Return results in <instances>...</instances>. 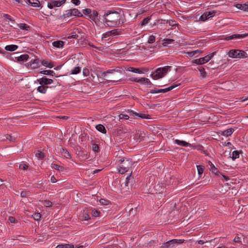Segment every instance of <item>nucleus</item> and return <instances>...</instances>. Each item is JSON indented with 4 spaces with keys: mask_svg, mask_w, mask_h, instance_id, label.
I'll return each mask as SVG.
<instances>
[{
    "mask_svg": "<svg viewBox=\"0 0 248 248\" xmlns=\"http://www.w3.org/2000/svg\"><path fill=\"white\" fill-rule=\"evenodd\" d=\"M133 162L130 158L122 157L119 160L118 172L120 174H124L132 169Z\"/></svg>",
    "mask_w": 248,
    "mask_h": 248,
    "instance_id": "nucleus-2",
    "label": "nucleus"
},
{
    "mask_svg": "<svg viewBox=\"0 0 248 248\" xmlns=\"http://www.w3.org/2000/svg\"><path fill=\"white\" fill-rule=\"evenodd\" d=\"M178 85H172L168 88L164 89H154L151 90L150 92L151 93H165L170 91H171L176 87L178 86Z\"/></svg>",
    "mask_w": 248,
    "mask_h": 248,
    "instance_id": "nucleus-12",
    "label": "nucleus"
},
{
    "mask_svg": "<svg viewBox=\"0 0 248 248\" xmlns=\"http://www.w3.org/2000/svg\"><path fill=\"white\" fill-rule=\"evenodd\" d=\"M17 26L21 29L28 31L30 29V26L25 23H20L17 24Z\"/></svg>",
    "mask_w": 248,
    "mask_h": 248,
    "instance_id": "nucleus-36",
    "label": "nucleus"
},
{
    "mask_svg": "<svg viewBox=\"0 0 248 248\" xmlns=\"http://www.w3.org/2000/svg\"><path fill=\"white\" fill-rule=\"evenodd\" d=\"M234 6L235 7L240 10L245 11H248V2L244 4L238 3L235 4Z\"/></svg>",
    "mask_w": 248,
    "mask_h": 248,
    "instance_id": "nucleus-20",
    "label": "nucleus"
},
{
    "mask_svg": "<svg viewBox=\"0 0 248 248\" xmlns=\"http://www.w3.org/2000/svg\"><path fill=\"white\" fill-rule=\"evenodd\" d=\"M228 55L232 58H246L248 57L245 51L239 49L230 50L228 52Z\"/></svg>",
    "mask_w": 248,
    "mask_h": 248,
    "instance_id": "nucleus-5",
    "label": "nucleus"
},
{
    "mask_svg": "<svg viewBox=\"0 0 248 248\" xmlns=\"http://www.w3.org/2000/svg\"><path fill=\"white\" fill-rule=\"evenodd\" d=\"M144 135V133H141V132H138L136 135L137 141L140 142L141 140H143Z\"/></svg>",
    "mask_w": 248,
    "mask_h": 248,
    "instance_id": "nucleus-33",
    "label": "nucleus"
},
{
    "mask_svg": "<svg viewBox=\"0 0 248 248\" xmlns=\"http://www.w3.org/2000/svg\"><path fill=\"white\" fill-rule=\"evenodd\" d=\"M29 58V56L27 54L20 55L18 52L10 54V59L14 61L19 62L27 61Z\"/></svg>",
    "mask_w": 248,
    "mask_h": 248,
    "instance_id": "nucleus-6",
    "label": "nucleus"
},
{
    "mask_svg": "<svg viewBox=\"0 0 248 248\" xmlns=\"http://www.w3.org/2000/svg\"><path fill=\"white\" fill-rule=\"evenodd\" d=\"M216 52H214L209 55H206L204 57L200 58L192 61V63L196 64L201 65L209 62L215 55Z\"/></svg>",
    "mask_w": 248,
    "mask_h": 248,
    "instance_id": "nucleus-8",
    "label": "nucleus"
},
{
    "mask_svg": "<svg viewBox=\"0 0 248 248\" xmlns=\"http://www.w3.org/2000/svg\"><path fill=\"white\" fill-rule=\"evenodd\" d=\"M119 116L120 119L128 120L129 118L128 115L124 114H120Z\"/></svg>",
    "mask_w": 248,
    "mask_h": 248,
    "instance_id": "nucleus-56",
    "label": "nucleus"
},
{
    "mask_svg": "<svg viewBox=\"0 0 248 248\" xmlns=\"http://www.w3.org/2000/svg\"><path fill=\"white\" fill-rule=\"evenodd\" d=\"M40 73L46 75H49L51 76H54L55 75V73L53 71L49 70L42 71L40 72Z\"/></svg>",
    "mask_w": 248,
    "mask_h": 248,
    "instance_id": "nucleus-35",
    "label": "nucleus"
},
{
    "mask_svg": "<svg viewBox=\"0 0 248 248\" xmlns=\"http://www.w3.org/2000/svg\"><path fill=\"white\" fill-rule=\"evenodd\" d=\"M29 168V166L25 163H21L19 166V168L23 170H27Z\"/></svg>",
    "mask_w": 248,
    "mask_h": 248,
    "instance_id": "nucleus-53",
    "label": "nucleus"
},
{
    "mask_svg": "<svg viewBox=\"0 0 248 248\" xmlns=\"http://www.w3.org/2000/svg\"><path fill=\"white\" fill-rule=\"evenodd\" d=\"M21 197L25 198L29 196V193L26 191H22L20 193Z\"/></svg>",
    "mask_w": 248,
    "mask_h": 248,
    "instance_id": "nucleus-62",
    "label": "nucleus"
},
{
    "mask_svg": "<svg viewBox=\"0 0 248 248\" xmlns=\"http://www.w3.org/2000/svg\"><path fill=\"white\" fill-rule=\"evenodd\" d=\"M89 209H91V210L92 211L91 214H92L93 217H97L99 216L100 214V212L99 211H98V210H97L95 209H93V208H89Z\"/></svg>",
    "mask_w": 248,
    "mask_h": 248,
    "instance_id": "nucleus-40",
    "label": "nucleus"
},
{
    "mask_svg": "<svg viewBox=\"0 0 248 248\" xmlns=\"http://www.w3.org/2000/svg\"><path fill=\"white\" fill-rule=\"evenodd\" d=\"M6 138L10 141L12 142L15 141V138H13V137L11 135H7L6 136Z\"/></svg>",
    "mask_w": 248,
    "mask_h": 248,
    "instance_id": "nucleus-63",
    "label": "nucleus"
},
{
    "mask_svg": "<svg viewBox=\"0 0 248 248\" xmlns=\"http://www.w3.org/2000/svg\"><path fill=\"white\" fill-rule=\"evenodd\" d=\"M96 129L99 132L103 133V134H106L107 130L105 127V126L101 124H99L96 125L95 126Z\"/></svg>",
    "mask_w": 248,
    "mask_h": 248,
    "instance_id": "nucleus-31",
    "label": "nucleus"
},
{
    "mask_svg": "<svg viewBox=\"0 0 248 248\" xmlns=\"http://www.w3.org/2000/svg\"><path fill=\"white\" fill-rule=\"evenodd\" d=\"M128 113L131 116H137L140 118L142 119H148V117L146 116V115L145 114L141 113H138L134 111L133 110H128Z\"/></svg>",
    "mask_w": 248,
    "mask_h": 248,
    "instance_id": "nucleus-19",
    "label": "nucleus"
},
{
    "mask_svg": "<svg viewBox=\"0 0 248 248\" xmlns=\"http://www.w3.org/2000/svg\"><path fill=\"white\" fill-rule=\"evenodd\" d=\"M114 72H115V69H110V70H108V71H104L102 73V77H106L107 76V75L108 74H112Z\"/></svg>",
    "mask_w": 248,
    "mask_h": 248,
    "instance_id": "nucleus-46",
    "label": "nucleus"
},
{
    "mask_svg": "<svg viewBox=\"0 0 248 248\" xmlns=\"http://www.w3.org/2000/svg\"><path fill=\"white\" fill-rule=\"evenodd\" d=\"M40 61L36 57L34 59H31L28 63V66H30L31 69H35L40 66Z\"/></svg>",
    "mask_w": 248,
    "mask_h": 248,
    "instance_id": "nucleus-13",
    "label": "nucleus"
},
{
    "mask_svg": "<svg viewBox=\"0 0 248 248\" xmlns=\"http://www.w3.org/2000/svg\"><path fill=\"white\" fill-rule=\"evenodd\" d=\"M41 64L43 66L50 68H52L54 66L53 62L51 61L43 60L41 61Z\"/></svg>",
    "mask_w": 248,
    "mask_h": 248,
    "instance_id": "nucleus-23",
    "label": "nucleus"
},
{
    "mask_svg": "<svg viewBox=\"0 0 248 248\" xmlns=\"http://www.w3.org/2000/svg\"><path fill=\"white\" fill-rule=\"evenodd\" d=\"M150 20H151L150 17L148 16V17L144 18L141 22L140 26H143L147 25L149 22Z\"/></svg>",
    "mask_w": 248,
    "mask_h": 248,
    "instance_id": "nucleus-39",
    "label": "nucleus"
},
{
    "mask_svg": "<svg viewBox=\"0 0 248 248\" xmlns=\"http://www.w3.org/2000/svg\"><path fill=\"white\" fill-rule=\"evenodd\" d=\"M43 204L45 206L47 207H49L52 206L53 203L52 202L48 200H45L42 202Z\"/></svg>",
    "mask_w": 248,
    "mask_h": 248,
    "instance_id": "nucleus-45",
    "label": "nucleus"
},
{
    "mask_svg": "<svg viewBox=\"0 0 248 248\" xmlns=\"http://www.w3.org/2000/svg\"><path fill=\"white\" fill-rule=\"evenodd\" d=\"M202 51L199 50H193L189 52H187V54L189 57H192L197 54L202 53Z\"/></svg>",
    "mask_w": 248,
    "mask_h": 248,
    "instance_id": "nucleus-37",
    "label": "nucleus"
},
{
    "mask_svg": "<svg viewBox=\"0 0 248 248\" xmlns=\"http://www.w3.org/2000/svg\"><path fill=\"white\" fill-rule=\"evenodd\" d=\"M233 242L235 243H241V238L239 236H235L233 239Z\"/></svg>",
    "mask_w": 248,
    "mask_h": 248,
    "instance_id": "nucleus-61",
    "label": "nucleus"
},
{
    "mask_svg": "<svg viewBox=\"0 0 248 248\" xmlns=\"http://www.w3.org/2000/svg\"><path fill=\"white\" fill-rule=\"evenodd\" d=\"M35 156L38 158L40 159H43L45 156V154L43 152L39 151H38L35 154Z\"/></svg>",
    "mask_w": 248,
    "mask_h": 248,
    "instance_id": "nucleus-42",
    "label": "nucleus"
},
{
    "mask_svg": "<svg viewBox=\"0 0 248 248\" xmlns=\"http://www.w3.org/2000/svg\"><path fill=\"white\" fill-rule=\"evenodd\" d=\"M27 4L31 5L34 7H40V3L39 0H23Z\"/></svg>",
    "mask_w": 248,
    "mask_h": 248,
    "instance_id": "nucleus-17",
    "label": "nucleus"
},
{
    "mask_svg": "<svg viewBox=\"0 0 248 248\" xmlns=\"http://www.w3.org/2000/svg\"><path fill=\"white\" fill-rule=\"evenodd\" d=\"M125 70L127 71L135 73L141 74L142 71L139 68L135 67H128L125 68Z\"/></svg>",
    "mask_w": 248,
    "mask_h": 248,
    "instance_id": "nucleus-28",
    "label": "nucleus"
},
{
    "mask_svg": "<svg viewBox=\"0 0 248 248\" xmlns=\"http://www.w3.org/2000/svg\"><path fill=\"white\" fill-rule=\"evenodd\" d=\"M61 152L62 155H63L64 157L68 159H70L72 157L71 154L66 149L62 148Z\"/></svg>",
    "mask_w": 248,
    "mask_h": 248,
    "instance_id": "nucleus-27",
    "label": "nucleus"
},
{
    "mask_svg": "<svg viewBox=\"0 0 248 248\" xmlns=\"http://www.w3.org/2000/svg\"><path fill=\"white\" fill-rule=\"evenodd\" d=\"M217 13L216 10L205 12L200 17V20L204 21L209 18L214 16Z\"/></svg>",
    "mask_w": 248,
    "mask_h": 248,
    "instance_id": "nucleus-9",
    "label": "nucleus"
},
{
    "mask_svg": "<svg viewBox=\"0 0 248 248\" xmlns=\"http://www.w3.org/2000/svg\"><path fill=\"white\" fill-rule=\"evenodd\" d=\"M64 45V42L61 40H58L52 42L53 46L58 48H63Z\"/></svg>",
    "mask_w": 248,
    "mask_h": 248,
    "instance_id": "nucleus-22",
    "label": "nucleus"
},
{
    "mask_svg": "<svg viewBox=\"0 0 248 248\" xmlns=\"http://www.w3.org/2000/svg\"><path fill=\"white\" fill-rule=\"evenodd\" d=\"M81 71V68L79 66L75 67L71 71V74L76 75L80 73Z\"/></svg>",
    "mask_w": 248,
    "mask_h": 248,
    "instance_id": "nucleus-41",
    "label": "nucleus"
},
{
    "mask_svg": "<svg viewBox=\"0 0 248 248\" xmlns=\"http://www.w3.org/2000/svg\"><path fill=\"white\" fill-rule=\"evenodd\" d=\"M99 201H100V202L103 205H108L109 203V201H108V200H105L103 199H101Z\"/></svg>",
    "mask_w": 248,
    "mask_h": 248,
    "instance_id": "nucleus-58",
    "label": "nucleus"
},
{
    "mask_svg": "<svg viewBox=\"0 0 248 248\" xmlns=\"http://www.w3.org/2000/svg\"><path fill=\"white\" fill-rule=\"evenodd\" d=\"M155 41V37L154 35H151L149 36L148 40V43L149 44H152L154 43Z\"/></svg>",
    "mask_w": 248,
    "mask_h": 248,
    "instance_id": "nucleus-55",
    "label": "nucleus"
},
{
    "mask_svg": "<svg viewBox=\"0 0 248 248\" xmlns=\"http://www.w3.org/2000/svg\"><path fill=\"white\" fill-rule=\"evenodd\" d=\"M39 84L41 85H46L51 84L53 82V80L52 79L47 78L46 77H43L38 79Z\"/></svg>",
    "mask_w": 248,
    "mask_h": 248,
    "instance_id": "nucleus-16",
    "label": "nucleus"
},
{
    "mask_svg": "<svg viewBox=\"0 0 248 248\" xmlns=\"http://www.w3.org/2000/svg\"><path fill=\"white\" fill-rule=\"evenodd\" d=\"M111 36H116L122 34V31L121 29H114L109 31Z\"/></svg>",
    "mask_w": 248,
    "mask_h": 248,
    "instance_id": "nucleus-29",
    "label": "nucleus"
},
{
    "mask_svg": "<svg viewBox=\"0 0 248 248\" xmlns=\"http://www.w3.org/2000/svg\"><path fill=\"white\" fill-rule=\"evenodd\" d=\"M163 21H165V19H158L156 20L152 25V27H154L156 26L157 28H160L162 24H163Z\"/></svg>",
    "mask_w": 248,
    "mask_h": 248,
    "instance_id": "nucleus-34",
    "label": "nucleus"
},
{
    "mask_svg": "<svg viewBox=\"0 0 248 248\" xmlns=\"http://www.w3.org/2000/svg\"><path fill=\"white\" fill-rule=\"evenodd\" d=\"M171 68L170 66H165L158 68L151 74V77L155 80L162 78L169 71H170Z\"/></svg>",
    "mask_w": 248,
    "mask_h": 248,
    "instance_id": "nucleus-3",
    "label": "nucleus"
},
{
    "mask_svg": "<svg viewBox=\"0 0 248 248\" xmlns=\"http://www.w3.org/2000/svg\"><path fill=\"white\" fill-rule=\"evenodd\" d=\"M66 0H51V3L54 7H60L63 4L65 3Z\"/></svg>",
    "mask_w": 248,
    "mask_h": 248,
    "instance_id": "nucleus-24",
    "label": "nucleus"
},
{
    "mask_svg": "<svg viewBox=\"0 0 248 248\" xmlns=\"http://www.w3.org/2000/svg\"><path fill=\"white\" fill-rule=\"evenodd\" d=\"M78 37V35L76 33L72 35H70L68 36H67V39H77Z\"/></svg>",
    "mask_w": 248,
    "mask_h": 248,
    "instance_id": "nucleus-60",
    "label": "nucleus"
},
{
    "mask_svg": "<svg viewBox=\"0 0 248 248\" xmlns=\"http://www.w3.org/2000/svg\"><path fill=\"white\" fill-rule=\"evenodd\" d=\"M51 167L57 170H61L62 169V166L56 164H52Z\"/></svg>",
    "mask_w": 248,
    "mask_h": 248,
    "instance_id": "nucleus-52",
    "label": "nucleus"
},
{
    "mask_svg": "<svg viewBox=\"0 0 248 248\" xmlns=\"http://www.w3.org/2000/svg\"><path fill=\"white\" fill-rule=\"evenodd\" d=\"M184 239H172L162 244L161 248H172L176 245L180 244L184 242Z\"/></svg>",
    "mask_w": 248,
    "mask_h": 248,
    "instance_id": "nucleus-7",
    "label": "nucleus"
},
{
    "mask_svg": "<svg viewBox=\"0 0 248 248\" xmlns=\"http://www.w3.org/2000/svg\"><path fill=\"white\" fill-rule=\"evenodd\" d=\"M247 36H248V34L247 33L242 34H234L230 36H226L225 39L226 40H231L232 39H239L245 38Z\"/></svg>",
    "mask_w": 248,
    "mask_h": 248,
    "instance_id": "nucleus-14",
    "label": "nucleus"
},
{
    "mask_svg": "<svg viewBox=\"0 0 248 248\" xmlns=\"http://www.w3.org/2000/svg\"><path fill=\"white\" fill-rule=\"evenodd\" d=\"M163 24H165L166 23H169V25L170 26H174L176 25V23H175V21L172 20H165V21H163Z\"/></svg>",
    "mask_w": 248,
    "mask_h": 248,
    "instance_id": "nucleus-47",
    "label": "nucleus"
},
{
    "mask_svg": "<svg viewBox=\"0 0 248 248\" xmlns=\"http://www.w3.org/2000/svg\"><path fill=\"white\" fill-rule=\"evenodd\" d=\"M92 149L95 153L98 152L99 150V147L98 144L94 143L92 145Z\"/></svg>",
    "mask_w": 248,
    "mask_h": 248,
    "instance_id": "nucleus-54",
    "label": "nucleus"
},
{
    "mask_svg": "<svg viewBox=\"0 0 248 248\" xmlns=\"http://www.w3.org/2000/svg\"><path fill=\"white\" fill-rule=\"evenodd\" d=\"M71 2L75 5L78 6L80 4V1L79 0H72Z\"/></svg>",
    "mask_w": 248,
    "mask_h": 248,
    "instance_id": "nucleus-64",
    "label": "nucleus"
},
{
    "mask_svg": "<svg viewBox=\"0 0 248 248\" xmlns=\"http://www.w3.org/2000/svg\"><path fill=\"white\" fill-rule=\"evenodd\" d=\"M82 245H74L72 244H60L57 246V248H83Z\"/></svg>",
    "mask_w": 248,
    "mask_h": 248,
    "instance_id": "nucleus-15",
    "label": "nucleus"
},
{
    "mask_svg": "<svg viewBox=\"0 0 248 248\" xmlns=\"http://www.w3.org/2000/svg\"><path fill=\"white\" fill-rule=\"evenodd\" d=\"M163 45L164 46H166L168 44H171V43L173 42L174 40L172 39H164L163 40Z\"/></svg>",
    "mask_w": 248,
    "mask_h": 248,
    "instance_id": "nucleus-49",
    "label": "nucleus"
},
{
    "mask_svg": "<svg viewBox=\"0 0 248 248\" xmlns=\"http://www.w3.org/2000/svg\"><path fill=\"white\" fill-rule=\"evenodd\" d=\"M83 15L85 16L86 18L97 23L99 21L98 18V13L95 10H92L90 8H86L82 10Z\"/></svg>",
    "mask_w": 248,
    "mask_h": 248,
    "instance_id": "nucleus-4",
    "label": "nucleus"
},
{
    "mask_svg": "<svg viewBox=\"0 0 248 248\" xmlns=\"http://www.w3.org/2000/svg\"><path fill=\"white\" fill-rule=\"evenodd\" d=\"M130 81H135L136 82H139L141 83L142 84L147 85H151L152 83L150 81V80L146 78H133L129 79Z\"/></svg>",
    "mask_w": 248,
    "mask_h": 248,
    "instance_id": "nucleus-11",
    "label": "nucleus"
},
{
    "mask_svg": "<svg viewBox=\"0 0 248 248\" xmlns=\"http://www.w3.org/2000/svg\"><path fill=\"white\" fill-rule=\"evenodd\" d=\"M174 143L178 145L184 146V147H191V145L188 142H187L184 140H175Z\"/></svg>",
    "mask_w": 248,
    "mask_h": 248,
    "instance_id": "nucleus-21",
    "label": "nucleus"
},
{
    "mask_svg": "<svg viewBox=\"0 0 248 248\" xmlns=\"http://www.w3.org/2000/svg\"><path fill=\"white\" fill-rule=\"evenodd\" d=\"M92 211L89 208H87L83 210L80 213L79 216V218L81 221L88 220L91 218L90 214Z\"/></svg>",
    "mask_w": 248,
    "mask_h": 248,
    "instance_id": "nucleus-10",
    "label": "nucleus"
},
{
    "mask_svg": "<svg viewBox=\"0 0 248 248\" xmlns=\"http://www.w3.org/2000/svg\"><path fill=\"white\" fill-rule=\"evenodd\" d=\"M48 86H45L44 85H41V86H39L37 88V91L41 93H46L47 91Z\"/></svg>",
    "mask_w": 248,
    "mask_h": 248,
    "instance_id": "nucleus-30",
    "label": "nucleus"
},
{
    "mask_svg": "<svg viewBox=\"0 0 248 248\" xmlns=\"http://www.w3.org/2000/svg\"><path fill=\"white\" fill-rule=\"evenodd\" d=\"M111 36V34L110 33L109 31L106 32L104 33L102 37V39H106V40H108L109 39L108 38L109 37Z\"/></svg>",
    "mask_w": 248,
    "mask_h": 248,
    "instance_id": "nucleus-48",
    "label": "nucleus"
},
{
    "mask_svg": "<svg viewBox=\"0 0 248 248\" xmlns=\"http://www.w3.org/2000/svg\"><path fill=\"white\" fill-rule=\"evenodd\" d=\"M210 243L213 242L214 243L216 244H218L220 242V239L218 238H215L214 239H213L210 241Z\"/></svg>",
    "mask_w": 248,
    "mask_h": 248,
    "instance_id": "nucleus-59",
    "label": "nucleus"
},
{
    "mask_svg": "<svg viewBox=\"0 0 248 248\" xmlns=\"http://www.w3.org/2000/svg\"><path fill=\"white\" fill-rule=\"evenodd\" d=\"M3 17H4V18L5 19H8V20H10V21H11L12 22H15V20L13 19L11 17V16L10 15H8V14H4L3 15Z\"/></svg>",
    "mask_w": 248,
    "mask_h": 248,
    "instance_id": "nucleus-57",
    "label": "nucleus"
},
{
    "mask_svg": "<svg viewBox=\"0 0 248 248\" xmlns=\"http://www.w3.org/2000/svg\"><path fill=\"white\" fill-rule=\"evenodd\" d=\"M199 71L201 73V76L202 77H205L206 76V72L205 71V69L202 67H200L199 68H198Z\"/></svg>",
    "mask_w": 248,
    "mask_h": 248,
    "instance_id": "nucleus-50",
    "label": "nucleus"
},
{
    "mask_svg": "<svg viewBox=\"0 0 248 248\" xmlns=\"http://www.w3.org/2000/svg\"><path fill=\"white\" fill-rule=\"evenodd\" d=\"M232 156L231 158L232 160H234L235 159L239 157V153L238 151H234L232 152ZM231 157V156H230Z\"/></svg>",
    "mask_w": 248,
    "mask_h": 248,
    "instance_id": "nucleus-38",
    "label": "nucleus"
},
{
    "mask_svg": "<svg viewBox=\"0 0 248 248\" xmlns=\"http://www.w3.org/2000/svg\"><path fill=\"white\" fill-rule=\"evenodd\" d=\"M18 46L15 45H7L5 47V50L9 51H14L16 50Z\"/></svg>",
    "mask_w": 248,
    "mask_h": 248,
    "instance_id": "nucleus-32",
    "label": "nucleus"
},
{
    "mask_svg": "<svg viewBox=\"0 0 248 248\" xmlns=\"http://www.w3.org/2000/svg\"><path fill=\"white\" fill-rule=\"evenodd\" d=\"M208 164L209 165L210 170L216 175L218 176L220 174V172L217 169L215 166V165L210 161H209Z\"/></svg>",
    "mask_w": 248,
    "mask_h": 248,
    "instance_id": "nucleus-18",
    "label": "nucleus"
},
{
    "mask_svg": "<svg viewBox=\"0 0 248 248\" xmlns=\"http://www.w3.org/2000/svg\"><path fill=\"white\" fill-rule=\"evenodd\" d=\"M121 15L117 12L108 11L103 15V21L105 26L108 27H117L123 23L120 21Z\"/></svg>",
    "mask_w": 248,
    "mask_h": 248,
    "instance_id": "nucleus-1",
    "label": "nucleus"
},
{
    "mask_svg": "<svg viewBox=\"0 0 248 248\" xmlns=\"http://www.w3.org/2000/svg\"><path fill=\"white\" fill-rule=\"evenodd\" d=\"M33 219L35 220H39L41 217V215L39 213H35L32 215Z\"/></svg>",
    "mask_w": 248,
    "mask_h": 248,
    "instance_id": "nucleus-51",
    "label": "nucleus"
},
{
    "mask_svg": "<svg viewBox=\"0 0 248 248\" xmlns=\"http://www.w3.org/2000/svg\"><path fill=\"white\" fill-rule=\"evenodd\" d=\"M72 16L77 17H83V15L78 9L74 8L71 9Z\"/></svg>",
    "mask_w": 248,
    "mask_h": 248,
    "instance_id": "nucleus-25",
    "label": "nucleus"
},
{
    "mask_svg": "<svg viewBox=\"0 0 248 248\" xmlns=\"http://www.w3.org/2000/svg\"><path fill=\"white\" fill-rule=\"evenodd\" d=\"M198 172L200 176H201L203 172V170L204 169V167L202 165H198L197 166Z\"/></svg>",
    "mask_w": 248,
    "mask_h": 248,
    "instance_id": "nucleus-44",
    "label": "nucleus"
},
{
    "mask_svg": "<svg viewBox=\"0 0 248 248\" xmlns=\"http://www.w3.org/2000/svg\"><path fill=\"white\" fill-rule=\"evenodd\" d=\"M234 132V129L233 128H229L225 130H224L223 131L221 132V135L224 136L226 137H229Z\"/></svg>",
    "mask_w": 248,
    "mask_h": 248,
    "instance_id": "nucleus-26",
    "label": "nucleus"
},
{
    "mask_svg": "<svg viewBox=\"0 0 248 248\" xmlns=\"http://www.w3.org/2000/svg\"><path fill=\"white\" fill-rule=\"evenodd\" d=\"M72 16V15L71 10L70 9H69V10H67L65 11V13L63 14V15H62V16L63 18H65L69 17Z\"/></svg>",
    "mask_w": 248,
    "mask_h": 248,
    "instance_id": "nucleus-43",
    "label": "nucleus"
}]
</instances>
